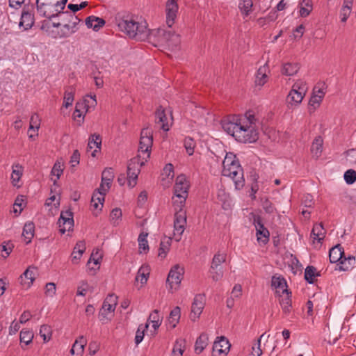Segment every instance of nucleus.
Returning <instances> with one entry per match:
<instances>
[{
    "label": "nucleus",
    "instance_id": "obj_23",
    "mask_svg": "<svg viewBox=\"0 0 356 356\" xmlns=\"http://www.w3.org/2000/svg\"><path fill=\"white\" fill-rule=\"evenodd\" d=\"M60 232L63 234L66 231H70L74 227V219L73 218H65L63 215H60L58 220Z\"/></svg>",
    "mask_w": 356,
    "mask_h": 356
},
{
    "label": "nucleus",
    "instance_id": "obj_50",
    "mask_svg": "<svg viewBox=\"0 0 356 356\" xmlns=\"http://www.w3.org/2000/svg\"><path fill=\"white\" fill-rule=\"evenodd\" d=\"M20 342L24 343L26 346L32 342L33 333L29 330H22L20 332Z\"/></svg>",
    "mask_w": 356,
    "mask_h": 356
},
{
    "label": "nucleus",
    "instance_id": "obj_32",
    "mask_svg": "<svg viewBox=\"0 0 356 356\" xmlns=\"http://www.w3.org/2000/svg\"><path fill=\"white\" fill-rule=\"evenodd\" d=\"M34 231L35 225L33 222H28L24 225L22 234L24 236L25 239H27V241H26V244L31 243V239L34 236Z\"/></svg>",
    "mask_w": 356,
    "mask_h": 356
},
{
    "label": "nucleus",
    "instance_id": "obj_44",
    "mask_svg": "<svg viewBox=\"0 0 356 356\" xmlns=\"http://www.w3.org/2000/svg\"><path fill=\"white\" fill-rule=\"evenodd\" d=\"M323 100V95H313L309 101V112H313Z\"/></svg>",
    "mask_w": 356,
    "mask_h": 356
},
{
    "label": "nucleus",
    "instance_id": "obj_11",
    "mask_svg": "<svg viewBox=\"0 0 356 356\" xmlns=\"http://www.w3.org/2000/svg\"><path fill=\"white\" fill-rule=\"evenodd\" d=\"M188 188L189 185L186 181L185 175H181L178 176L174 186V193L175 196L178 198H187Z\"/></svg>",
    "mask_w": 356,
    "mask_h": 356
},
{
    "label": "nucleus",
    "instance_id": "obj_42",
    "mask_svg": "<svg viewBox=\"0 0 356 356\" xmlns=\"http://www.w3.org/2000/svg\"><path fill=\"white\" fill-rule=\"evenodd\" d=\"M148 275V267L142 266L138 271L137 275L136 277V280L140 281L142 284H145L147 281Z\"/></svg>",
    "mask_w": 356,
    "mask_h": 356
},
{
    "label": "nucleus",
    "instance_id": "obj_43",
    "mask_svg": "<svg viewBox=\"0 0 356 356\" xmlns=\"http://www.w3.org/2000/svg\"><path fill=\"white\" fill-rule=\"evenodd\" d=\"M74 97V89L70 88L65 90L63 98V106L68 108L73 103Z\"/></svg>",
    "mask_w": 356,
    "mask_h": 356
},
{
    "label": "nucleus",
    "instance_id": "obj_53",
    "mask_svg": "<svg viewBox=\"0 0 356 356\" xmlns=\"http://www.w3.org/2000/svg\"><path fill=\"white\" fill-rule=\"evenodd\" d=\"M51 327L47 325H42L40 329V334L42 337L44 341H48L51 337Z\"/></svg>",
    "mask_w": 356,
    "mask_h": 356
},
{
    "label": "nucleus",
    "instance_id": "obj_49",
    "mask_svg": "<svg viewBox=\"0 0 356 356\" xmlns=\"http://www.w3.org/2000/svg\"><path fill=\"white\" fill-rule=\"evenodd\" d=\"M252 6V0H243L239 3L238 8L243 14H244L245 16H248L251 11Z\"/></svg>",
    "mask_w": 356,
    "mask_h": 356
},
{
    "label": "nucleus",
    "instance_id": "obj_14",
    "mask_svg": "<svg viewBox=\"0 0 356 356\" xmlns=\"http://www.w3.org/2000/svg\"><path fill=\"white\" fill-rule=\"evenodd\" d=\"M204 296L202 294H197L195 296L193 302L191 306V318L192 321H195L197 318H199L204 308Z\"/></svg>",
    "mask_w": 356,
    "mask_h": 356
},
{
    "label": "nucleus",
    "instance_id": "obj_33",
    "mask_svg": "<svg viewBox=\"0 0 356 356\" xmlns=\"http://www.w3.org/2000/svg\"><path fill=\"white\" fill-rule=\"evenodd\" d=\"M171 238H167L165 236L160 243V247L159 249L158 256L161 258H165L168 252L170 250V246L171 245Z\"/></svg>",
    "mask_w": 356,
    "mask_h": 356
},
{
    "label": "nucleus",
    "instance_id": "obj_55",
    "mask_svg": "<svg viewBox=\"0 0 356 356\" xmlns=\"http://www.w3.org/2000/svg\"><path fill=\"white\" fill-rule=\"evenodd\" d=\"M139 172H135L133 170H127V181L129 186L133 188L136 185V180L138 179V175Z\"/></svg>",
    "mask_w": 356,
    "mask_h": 356
},
{
    "label": "nucleus",
    "instance_id": "obj_15",
    "mask_svg": "<svg viewBox=\"0 0 356 356\" xmlns=\"http://www.w3.org/2000/svg\"><path fill=\"white\" fill-rule=\"evenodd\" d=\"M186 225V213L185 211H177L175 214L174 220V229L179 236H180L184 229Z\"/></svg>",
    "mask_w": 356,
    "mask_h": 356
},
{
    "label": "nucleus",
    "instance_id": "obj_6",
    "mask_svg": "<svg viewBox=\"0 0 356 356\" xmlns=\"http://www.w3.org/2000/svg\"><path fill=\"white\" fill-rule=\"evenodd\" d=\"M152 144V131L148 127L143 129L140 133L138 152L146 154V157L149 159Z\"/></svg>",
    "mask_w": 356,
    "mask_h": 356
},
{
    "label": "nucleus",
    "instance_id": "obj_16",
    "mask_svg": "<svg viewBox=\"0 0 356 356\" xmlns=\"http://www.w3.org/2000/svg\"><path fill=\"white\" fill-rule=\"evenodd\" d=\"M299 89L300 88L298 87V85H293L292 89L286 97L288 106H298L302 102L305 94L302 93V92H298Z\"/></svg>",
    "mask_w": 356,
    "mask_h": 356
},
{
    "label": "nucleus",
    "instance_id": "obj_41",
    "mask_svg": "<svg viewBox=\"0 0 356 356\" xmlns=\"http://www.w3.org/2000/svg\"><path fill=\"white\" fill-rule=\"evenodd\" d=\"M271 285L275 289H287L286 281L284 277L273 276L271 280Z\"/></svg>",
    "mask_w": 356,
    "mask_h": 356
},
{
    "label": "nucleus",
    "instance_id": "obj_9",
    "mask_svg": "<svg viewBox=\"0 0 356 356\" xmlns=\"http://www.w3.org/2000/svg\"><path fill=\"white\" fill-rule=\"evenodd\" d=\"M30 8L33 9V4H25L23 7L22 13L21 15L19 26V27H22L24 31H27L31 29L34 24V15L31 13Z\"/></svg>",
    "mask_w": 356,
    "mask_h": 356
},
{
    "label": "nucleus",
    "instance_id": "obj_54",
    "mask_svg": "<svg viewBox=\"0 0 356 356\" xmlns=\"http://www.w3.org/2000/svg\"><path fill=\"white\" fill-rule=\"evenodd\" d=\"M184 145L188 155H192L194 153V149L195 147V140L191 137H186L184 139Z\"/></svg>",
    "mask_w": 356,
    "mask_h": 356
},
{
    "label": "nucleus",
    "instance_id": "obj_5",
    "mask_svg": "<svg viewBox=\"0 0 356 356\" xmlns=\"http://www.w3.org/2000/svg\"><path fill=\"white\" fill-rule=\"evenodd\" d=\"M240 129L235 134V139L243 143H254L258 139V132L252 126H248L241 123Z\"/></svg>",
    "mask_w": 356,
    "mask_h": 356
},
{
    "label": "nucleus",
    "instance_id": "obj_61",
    "mask_svg": "<svg viewBox=\"0 0 356 356\" xmlns=\"http://www.w3.org/2000/svg\"><path fill=\"white\" fill-rule=\"evenodd\" d=\"M63 169L62 168L61 163L59 161H56L52 168L51 174L52 175L56 176L57 179H58L63 174Z\"/></svg>",
    "mask_w": 356,
    "mask_h": 356
},
{
    "label": "nucleus",
    "instance_id": "obj_47",
    "mask_svg": "<svg viewBox=\"0 0 356 356\" xmlns=\"http://www.w3.org/2000/svg\"><path fill=\"white\" fill-rule=\"evenodd\" d=\"M13 172L11 175L12 182L14 186L17 185V183L19 181L22 175V168L19 164L15 165L13 167Z\"/></svg>",
    "mask_w": 356,
    "mask_h": 356
},
{
    "label": "nucleus",
    "instance_id": "obj_8",
    "mask_svg": "<svg viewBox=\"0 0 356 356\" xmlns=\"http://www.w3.org/2000/svg\"><path fill=\"white\" fill-rule=\"evenodd\" d=\"M184 273V268L179 265H175L171 268L166 280L171 289L175 288L176 289L179 286L183 279Z\"/></svg>",
    "mask_w": 356,
    "mask_h": 356
},
{
    "label": "nucleus",
    "instance_id": "obj_60",
    "mask_svg": "<svg viewBox=\"0 0 356 356\" xmlns=\"http://www.w3.org/2000/svg\"><path fill=\"white\" fill-rule=\"evenodd\" d=\"M63 29L67 30L66 33H64L63 29H61L60 31L58 33V37L60 38H67L74 33L71 32L72 25L69 22L63 24Z\"/></svg>",
    "mask_w": 356,
    "mask_h": 356
},
{
    "label": "nucleus",
    "instance_id": "obj_17",
    "mask_svg": "<svg viewBox=\"0 0 356 356\" xmlns=\"http://www.w3.org/2000/svg\"><path fill=\"white\" fill-rule=\"evenodd\" d=\"M36 272L35 267H29L19 277L21 284L26 289L29 288L35 280Z\"/></svg>",
    "mask_w": 356,
    "mask_h": 356
},
{
    "label": "nucleus",
    "instance_id": "obj_1",
    "mask_svg": "<svg viewBox=\"0 0 356 356\" xmlns=\"http://www.w3.org/2000/svg\"><path fill=\"white\" fill-rule=\"evenodd\" d=\"M115 20L119 29L129 38L136 40H145L147 38L148 29L146 26L140 24L129 16L118 15Z\"/></svg>",
    "mask_w": 356,
    "mask_h": 356
},
{
    "label": "nucleus",
    "instance_id": "obj_24",
    "mask_svg": "<svg viewBox=\"0 0 356 356\" xmlns=\"http://www.w3.org/2000/svg\"><path fill=\"white\" fill-rule=\"evenodd\" d=\"M156 115V123H161V128L165 131H167L169 130V124L167 122V117L165 112V110L161 106H160L156 111L155 113Z\"/></svg>",
    "mask_w": 356,
    "mask_h": 356
},
{
    "label": "nucleus",
    "instance_id": "obj_27",
    "mask_svg": "<svg viewBox=\"0 0 356 356\" xmlns=\"http://www.w3.org/2000/svg\"><path fill=\"white\" fill-rule=\"evenodd\" d=\"M326 232L324 229L323 225L322 222L316 223L314 225L311 236L314 238V240H317L319 243H321L325 236Z\"/></svg>",
    "mask_w": 356,
    "mask_h": 356
},
{
    "label": "nucleus",
    "instance_id": "obj_48",
    "mask_svg": "<svg viewBox=\"0 0 356 356\" xmlns=\"http://www.w3.org/2000/svg\"><path fill=\"white\" fill-rule=\"evenodd\" d=\"M149 324L146 323L145 325L143 324H140L136 333L135 337V343L136 345H138L143 339L145 336V332L148 328Z\"/></svg>",
    "mask_w": 356,
    "mask_h": 356
},
{
    "label": "nucleus",
    "instance_id": "obj_29",
    "mask_svg": "<svg viewBox=\"0 0 356 356\" xmlns=\"http://www.w3.org/2000/svg\"><path fill=\"white\" fill-rule=\"evenodd\" d=\"M267 70H268V67L266 65L261 66L258 69V70L257 72V74H256L255 81H254L256 85L262 86L267 82V80H268V76L266 74Z\"/></svg>",
    "mask_w": 356,
    "mask_h": 356
},
{
    "label": "nucleus",
    "instance_id": "obj_45",
    "mask_svg": "<svg viewBox=\"0 0 356 356\" xmlns=\"http://www.w3.org/2000/svg\"><path fill=\"white\" fill-rule=\"evenodd\" d=\"M102 145V138L99 134H94L91 136V138H89L88 144V150L93 148L94 146L99 149H101Z\"/></svg>",
    "mask_w": 356,
    "mask_h": 356
},
{
    "label": "nucleus",
    "instance_id": "obj_10",
    "mask_svg": "<svg viewBox=\"0 0 356 356\" xmlns=\"http://www.w3.org/2000/svg\"><path fill=\"white\" fill-rule=\"evenodd\" d=\"M240 120L237 116H229L222 120L221 124L223 130L235 138V134L240 129Z\"/></svg>",
    "mask_w": 356,
    "mask_h": 356
},
{
    "label": "nucleus",
    "instance_id": "obj_38",
    "mask_svg": "<svg viewBox=\"0 0 356 356\" xmlns=\"http://www.w3.org/2000/svg\"><path fill=\"white\" fill-rule=\"evenodd\" d=\"M66 16L69 17L68 22L72 25V30L71 32H76L78 29L77 25L81 22V19L75 16L74 14H72L71 12H63L60 13V16Z\"/></svg>",
    "mask_w": 356,
    "mask_h": 356
},
{
    "label": "nucleus",
    "instance_id": "obj_64",
    "mask_svg": "<svg viewBox=\"0 0 356 356\" xmlns=\"http://www.w3.org/2000/svg\"><path fill=\"white\" fill-rule=\"evenodd\" d=\"M345 154H346L349 162L352 164H355L356 162V149H348L345 152Z\"/></svg>",
    "mask_w": 356,
    "mask_h": 356
},
{
    "label": "nucleus",
    "instance_id": "obj_40",
    "mask_svg": "<svg viewBox=\"0 0 356 356\" xmlns=\"http://www.w3.org/2000/svg\"><path fill=\"white\" fill-rule=\"evenodd\" d=\"M323 139L321 136L315 138L311 147V152L316 157H318L322 152Z\"/></svg>",
    "mask_w": 356,
    "mask_h": 356
},
{
    "label": "nucleus",
    "instance_id": "obj_26",
    "mask_svg": "<svg viewBox=\"0 0 356 356\" xmlns=\"http://www.w3.org/2000/svg\"><path fill=\"white\" fill-rule=\"evenodd\" d=\"M87 341L84 338V337L81 336L79 339H76L74 343L71 350V355H76L77 356H81L83 350L84 346L86 345Z\"/></svg>",
    "mask_w": 356,
    "mask_h": 356
},
{
    "label": "nucleus",
    "instance_id": "obj_52",
    "mask_svg": "<svg viewBox=\"0 0 356 356\" xmlns=\"http://www.w3.org/2000/svg\"><path fill=\"white\" fill-rule=\"evenodd\" d=\"M237 162H238V161L236 159L235 154L232 152L227 153L222 161L223 169L227 168L229 166Z\"/></svg>",
    "mask_w": 356,
    "mask_h": 356
},
{
    "label": "nucleus",
    "instance_id": "obj_62",
    "mask_svg": "<svg viewBox=\"0 0 356 356\" xmlns=\"http://www.w3.org/2000/svg\"><path fill=\"white\" fill-rule=\"evenodd\" d=\"M102 259V254L99 253V250H97L96 252H92L90 256L89 261L87 263V266H89L91 260L93 261L94 264L97 265L100 264V260Z\"/></svg>",
    "mask_w": 356,
    "mask_h": 356
},
{
    "label": "nucleus",
    "instance_id": "obj_7",
    "mask_svg": "<svg viewBox=\"0 0 356 356\" xmlns=\"http://www.w3.org/2000/svg\"><path fill=\"white\" fill-rule=\"evenodd\" d=\"M226 257V254L220 252L216 253L213 257L209 272L211 274L212 280L215 282L220 280L223 276V271L220 265L225 262Z\"/></svg>",
    "mask_w": 356,
    "mask_h": 356
},
{
    "label": "nucleus",
    "instance_id": "obj_51",
    "mask_svg": "<svg viewBox=\"0 0 356 356\" xmlns=\"http://www.w3.org/2000/svg\"><path fill=\"white\" fill-rule=\"evenodd\" d=\"M40 125V118L37 113H33L30 119V125L29 132L31 131H38Z\"/></svg>",
    "mask_w": 356,
    "mask_h": 356
},
{
    "label": "nucleus",
    "instance_id": "obj_20",
    "mask_svg": "<svg viewBox=\"0 0 356 356\" xmlns=\"http://www.w3.org/2000/svg\"><path fill=\"white\" fill-rule=\"evenodd\" d=\"M282 293H285L286 295L280 296V304L282 307L283 312L287 314L291 312L292 307V302L291 299V292L289 291L288 289H283Z\"/></svg>",
    "mask_w": 356,
    "mask_h": 356
},
{
    "label": "nucleus",
    "instance_id": "obj_35",
    "mask_svg": "<svg viewBox=\"0 0 356 356\" xmlns=\"http://www.w3.org/2000/svg\"><path fill=\"white\" fill-rule=\"evenodd\" d=\"M208 337L205 334H202L197 339L195 345V352L200 354L207 346Z\"/></svg>",
    "mask_w": 356,
    "mask_h": 356
},
{
    "label": "nucleus",
    "instance_id": "obj_39",
    "mask_svg": "<svg viewBox=\"0 0 356 356\" xmlns=\"http://www.w3.org/2000/svg\"><path fill=\"white\" fill-rule=\"evenodd\" d=\"M113 178L114 173L111 168L104 170L102 175V182L104 183L108 188H110Z\"/></svg>",
    "mask_w": 356,
    "mask_h": 356
},
{
    "label": "nucleus",
    "instance_id": "obj_57",
    "mask_svg": "<svg viewBox=\"0 0 356 356\" xmlns=\"http://www.w3.org/2000/svg\"><path fill=\"white\" fill-rule=\"evenodd\" d=\"M228 343L229 342L225 337H220V339L219 341L214 342L213 349V350H217L219 353H223L222 348L227 346Z\"/></svg>",
    "mask_w": 356,
    "mask_h": 356
},
{
    "label": "nucleus",
    "instance_id": "obj_3",
    "mask_svg": "<svg viewBox=\"0 0 356 356\" xmlns=\"http://www.w3.org/2000/svg\"><path fill=\"white\" fill-rule=\"evenodd\" d=\"M146 39L152 42H156L157 44H154L155 46L176 45L179 42L178 35L161 28L152 31L148 30V35Z\"/></svg>",
    "mask_w": 356,
    "mask_h": 356
},
{
    "label": "nucleus",
    "instance_id": "obj_30",
    "mask_svg": "<svg viewBox=\"0 0 356 356\" xmlns=\"http://www.w3.org/2000/svg\"><path fill=\"white\" fill-rule=\"evenodd\" d=\"M355 264V257L353 256H348L346 257L344 256L343 259L341 260L340 265L339 267V270L348 271L352 270Z\"/></svg>",
    "mask_w": 356,
    "mask_h": 356
},
{
    "label": "nucleus",
    "instance_id": "obj_46",
    "mask_svg": "<svg viewBox=\"0 0 356 356\" xmlns=\"http://www.w3.org/2000/svg\"><path fill=\"white\" fill-rule=\"evenodd\" d=\"M147 233L145 234L144 232H142L138 236V241L140 253H142V251L147 252L149 250V245L147 240Z\"/></svg>",
    "mask_w": 356,
    "mask_h": 356
},
{
    "label": "nucleus",
    "instance_id": "obj_18",
    "mask_svg": "<svg viewBox=\"0 0 356 356\" xmlns=\"http://www.w3.org/2000/svg\"><path fill=\"white\" fill-rule=\"evenodd\" d=\"M118 303V297L114 294H109L104 300L102 309V315H106L105 312H112L115 311Z\"/></svg>",
    "mask_w": 356,
    "mask_h": 356
},
{
    "label": "nucleus",
    "instance_id": "obj_63",
    "mask_svg": "<svg viewBox=\"0 0 356 356\" xmlns=\"http://www.w3.org/2000/svg\"><path fill=\"white\" fill-rule=\"evenodd\" d=\"M89 101L88 99H84L83 102H76L75 109H79L81 111H86L87 112L90 108V106L88 104Z\"/></svg>",
    "mask_w": 356,
    "mask_h": 356
},
{
    "label": "nucleus",
    "instance_id": "obj_12",
    "mask_svg": "<svg viewBox=\"0 0 356 356\" xmlns=\"http://www.w3.org/2000/svg\"><path fill=\"white\" fill-rule=\"evenodd\" d=\"M178 0H168L165 5L166 23L168 27H172L177 17L179 6Z\"/></svg>",
    "mask_w": 356,
    "mask_h": 356
},
{
    "label": "nucleus",
    "instance_id": "obj_37",
    "mask_svg": "<svg viewBox=\"0 0 356 356\" xmlns=\"http://www.w3.org/2000/svg\"><path fill=\"white\" fill-rule=\"evenodd\" d=\"M186 340L184 339H178L176 340L172 349V356H183L185 350Z\"/></svg>",
    "mask_w": 356,
    "mask_h": 356
},
{
    "label": "nucleus",
    "instance_id": "obj_22",
    "mask_svg": "<svg viewBox=\"0 0 356 356\" xmlns=\"http://www.w3.org/2000/svg\"><path fill=\"white\" fill-rule=\"evenodd\" d=\"M216 200L218 204H220L224 210L230 209V197L223 188H219L217 191Z\"/></svg>",
    "mask_w": 356,
    "mask_h": 356
},
{
    "label": "nucleus",
    "instance_id": "obj_2",
    "mask_svg": "<svg viewBox=\"0 0 356 356\" xmlns=\"http://www.w3.org/2000/svg\"><path fill=\"white\" fill-rule=\"evenodd\" d=\"M67 0H36L38 13L49 19L60 16Z\"/></svg>",
    "mask_w": 356,
    "mask_h": 356
},
{
    "label": "nucleus",
    "instance_id": "obj_28",
    "mask_svg": "<svg viewBox=\"0 0 356 356\" xmlns=\"http://www.w3.org/2000/svg\"><path fill=\"white\" fill-rule=\"evenodd\" d=\"M298 7L300 8V16L302 17H307L313 9L311 0H300L298 3Z\"/></svg>",
    "mask_w": 356,
    "mask_h": 356
},
{
    "label": "nucleus",
    "instance_id": "obj_56",
    "mask_svg": "<svg viewBox=\"0 0 356 356\" xmlns=\"http://www.w3.org/2000/svg\"><path fill=\"white\" fill-rule=\"evenodd\" d=\"M343 177L346 184H353L356 181V171L349 169L345 172Z\"/></svg>",
    "mask_w": 356,
    "mask_h": 356
},
{
    "label": "nucleus",
    "instance_id": "obj_59",
    "mask_svg": "<svg viewBox=\"0 0 356 356\" xmlns=\"http://www.w3.org/2000/svg\"><path fill=\"white\" fill-rule=\"evenodd\" d=\"M13 248H14L13 244L10 243V242H8L5 245H0V251H1L2 252H4V253L1 254V257L3 258L8 257L9 256V254H10V252H12Z\"/></svg>",
    "mask_w": 356,
    "mask_h": 356
},
{
    "label": "nucleus",
    "instance_id": "obj_25",
    "mask_svg": "<svg viewBox=\"0 0 356 356\" xmlns=\"http://www.w3.org/2000/svg\"><path fill=\"white\" fill-rule=\"evenodd\" d=\"M148 158L143 157L141 158V156L140 154L137 155L136 157L132 158L129 161L127 168L128 171L130 170H133L135 172L138 171L140 172V170L139 168V166L141 167L145 164V162H147Z\"/></svg>",
    "mask_w": 356,
    "mask_h": 356
},
{
    "label": "nucleus",
    "instance_id": "obj_34",
    "mask_svg": "<svg viewBox=\"0 0 356 356\" xmlns=\"http://www.w3.org/2000/svg\"><path fill=\"white\" fill-rule=\"evenodd\" d=\"M300 69L298 63H287L284 64L282 69V74L286 76H293L296 74Z\"/></svg>",
    "mask_w": 356,
    "mask_h": 356
},
{
    "label": "nucleus",
    "instance_id": "obj_21",
    "mask_svg": "<svg viewBox=\"0 0 356 356\" xmlns=\"http://www.w3.org/2000/svg\"><path fill=\"white\" fill-rule=\"evenodd\" d=\"M104 19L95 16H89L86 19V25L88 28H92L95 31H98L105 24Z\"/></svg>",
    "mask_w": 356,
    "mask_h": 356
},
{
    "label": "nucleus",
    "instance_id": "obj_36",
    "mask_svg": "<svg viewBox=\"0 0 356 356\" xmlns=\"http://www.w3.org/2000/svg\"><path fill=\"white\" fill-rule=\"evenodd\" d=\"M320 276V273L316 272V268L313 266H308L305 270V279L309 283L313 284L315 277Z\"/></svg>",
    "mask_w": 356,
    "mask_h": 356
},
{
    "label": "nucleus",
    "instance_id": "obj_19",
    "mask_svg": "<svg viewBox=\"0 0 356 356\" xmlns=\"http://www.w3.org/2000/svg\"><path fill=\"white\" fill-rule=\"evenodd\" d=\"M344 256L343 248L340 244L336 245L330 250L329 259L331 263H340Z\"/></svg>",
    "mask_w": 356,
    "mask_h": 356
},
{
    "label": "nucleus",
    "instance_id": "obj_58",
    "mask_svg": "<svg viewBox=\"0 0 356 356\" xmlns=\"http://www.w3.org/2000/svg\"><path fill=\"white\" fill-rule=\"evenodd\" d=\"M122 211L120 208H115L111 212V221L114 225H118L117 220L122 217Z\"/></svg>",
    "mask_w": 356,
    "mask_h": 356
},
{
    "label": "nucleus",
    "instance_id": "obj_4",
    "mask_svg": "<svg viewBox=\"0 0 356 356\" xmlns=\"http://www.w3.org/2000/svg\"><path fill=\"white\" fill-rule=\"evenodd\" d=\"M222 174L223 176L231 177L235 184L237 190L241 189L245 184L243 179V170L239 162L232 164L227 168L222 169Z\"/></svg>",
    "mask_w": 356,
    "mask_h": 356
},
{
    "label": "nucleus",
    "instance_id": "obj_31",
    "mask_svg": "<svg viewBox=\"0 0 356 356\" xmlns=\"http://www.w3.org/2000/svg\"><path fill=\"white\" fill-rule=\"evenodd\" d=\"M181 316V309L177 306L170 312L168 317V323L172 328H175L179 323Z\"/></svg>",
    "mask_w": 356,
    "mask_h": 356
},
{
    "label": "nucleus",
    "instance_id": "obj_13",
    "mask_svg": "<svg viewBox=\"0 0 356 356\" xmlns=\"http://www.w3.org/2000/svg\"><path fill=\"white\" fill-rule=\"evenodd\" d=\"M254 225L257 230V236L259 241L266 244L269 241V231L264 227L260 216L254 218Z\"/></svg>",
    "mask_w": 356,
    "mask_h": 356
}]
</instances>
